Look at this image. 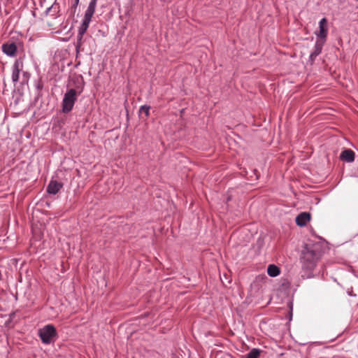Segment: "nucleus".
<instances>
[{
    "label": "nucleus",
    "mask_w": 358,
    "mask_h": 358,
    "mask_svg": "<svg viewBox=\"0 0 358 358\" xmlns=\"http://www.w3.org/2000/svg\"><path fill=\"white\" fill-rule=\"evenodd\" d=\"M77 96L74 89H70L65 93L62 100V111L64 113H68L73 109Z\"/></svg>",
    "instance_id": "4"
},
{
    "label": "nucleus",
    "mask_w": 358,
    "mask_h": 358,
    "mask_svg": "<svg viewBox=\"0 0 358 358\" xmlns=\"http://www.w3.org/2000/svg\"><path fill=\"white\" fill-rule=\"evenodd\" d=\"M324 43H325V42H324L322 41L316 40L315 46H314V50L310 53V57H309V62L311 64L314 63L316 57L320 54H321Z\"/></svg>",
    "instance_id": "8"
},
{
    "label": "nucleus",
    "mask_w": 358,
    "mask_h": 358,
    "mask_svg": "<svg viewBox=\"0 0 358 358\" xmlns=\"http://www.w3.org/2000/svg\"><path fill=\"white\" fill-rule=\"evenodd\" d=\"M149 111H150V106H148L146 105H143V106H141L140 110H139V113L141 114L144 113L145 117L149 116V114H150Z\"/></svg>",
    "instance_id": "15"
},
{
    "label": "nucleus",
    "mask_w": 358,
    "mask_h": 358,
    "mask_svg": "<svg viewBox=\"0 0 358 358\" xmlns=\"http://www.w3.org/2000/svg\"><path fill=\"white\" fill-rule=\"evenodd\" d=\"M23 70V63L20 59H16L12 66V82L16 85L20 82V73Z\"/></svg>",
    "instance_id": "7"
},
{
    "label": "nucleus",
    "mask_w": 358,
    "mask_h": 358,
    "mask_svg": "<svg viewBox=\"0 0 358 358\" xmlns=\"http://www.w3.org/2000/svg\"><path fill=\"white\" fill-rule=\"evenodd\" d=\"M79 1H80V0H75L74 3L72 5V8H74V10H76L79 3Z\"/></svg>",
    "instance_id": "16"
},
{
    "label": "nucleus",
    "mask_w": 358,
    "mask_h": 358,
    "mask_svg": "<svg viewBox=\"0 0 358 358\" xmlns=\"http://www.w3.org/2000/svg\"><path fill=\"white\" fill-rule=\"evenodd\" d=\"M261 350L257 348L252 349L246 355V358H259L260 356Z\"/></svg>",
    "instance_id": "13"
},
{
    "label": "nucleus",
    "mask_w": 358,
    "mask_h": 358,
    "mask_svg": "<svg viewBox=\"0 0 358 358\" xmlns=\"http://www.w3.org/2000/svg\"><path fill=\"white\" fill-rule=\"evenodd\" d=\"M62 186V183L56 180H51L47 187V192L50 194H56Z\"/></svg>",
    "instance_id": "9"
},
{
    "label": "nucleus",
    "mask_w": 358,
    "mask_h": 358,
    "mask_svg": "<svg viewBox=\"0 0 358 358\" xmlns=\"http://www.w3.org/2000/svg\"><path fill=\"white\" fill-rule=\"evenodd\" d=\"M22 79L20 80V83L22 85L27 84L30 78V73L27 71H22Z\"/></svg>",
    "instance_id": "14"
},
{
    "label": "nucleus",
    "mask_w": 358,
    "mask_h": 358,
    "mask_svg": "<svg viewBox=\"0 0 358 358\" xmlns=\"http://www.w3.org/2000/svg\"><path fill=\"white\" fill-rule=\"evenodd\" d=\"M327 34V20L325 17H324L319 22V29L315 31V34L317 36V40L326 42Z\"/></svg>",
    "instance_id": "5"
},
{
    "label": "nucleus",
    "mask_w": 358,
    "mask_h": 358,
    "mask_svg": "<svg viewBox=\"0 0 358 358\" xmlns=\"http://www.w3.org/2000/svg\"><path fill=\"white\" fill-rule=\"evenodd\" d=\"M22 45L21 43H5L1 46L2 52L8 57H13L16 55L19 46Z\"/></svg>",
    "instance_id": "6"
},
{
    "label": "nucleus",
    "mask_w": 358,
    "mask_h": 358,
    "mask_svg": "<svg viewBox=\"0 0 358 358\" xmlns=\"http://www.w3.org/2000/svg\"><path fill=\"white\" fill-rule=\"evenodd\" d=\"M340 158L345 162H352L355 159V152L350 149H346L341 153Z\"/></svg>",
    "instance_id": "11"
},
{
    "label": "nucleus",
    "mask_w": 358,
    "mask_h": 358,
    "mask_svg": "<svg viewBox=\"0 0 358 358\" xmlns=\"http://www.w3.org/2000/svg\"><path fill=\"white\" fill-rule=\"evenodd\" d=\"M267 273L271 277H276L280 273V269L275 264H270L267 268Z\"/></svg>",
    "instance_id": "12"
},
{
    "label": "nucleus",
    "mask_w": 358,
    "mask_h": 358,
    "mask_svg": "<svg viewBox=\"0 0 358 358\" xmlns=\"http://www.w3.org/2000/svg\"><path fill=\"white\" fill-rule=\"evenodd\" d=\"M98 0H90L87 10L85 12L84 17L80 26L78 28V38L81 40L83 35L87 31L92 17L95 12Z\"/></svg>",
    "instance_id": "2"
},
{
    "label": "nucleus",
    "mask_w": 358,
    "mask_h": 358,
    "mask_svg": "<svg viewBox=\"0 0 358 358\" xmlns=\"http://www.w3.org/2000/svg\"><path fill=\"white\" fill-rule=\"evenodd\" d=\"M38 336L44 344L53 343L57 336V331L52 324H47L38 329Z\"/></svg>",
    "instance_id": "3"
},
{
    "label": "nucleus",
    "mask_w": 358,
    "mask_h": 358,
    "mask_svg": "<svg viewBox=\"0 0 358 358\" xmlns=\"http://www.w3.org/2000/svg\"><path fill=\"white\" fill-rule=\"evenodd\" d=\"M310 220V215L308 213H301L296 217L297 225L303 227Z\"/></svg>",
    "instance_id": "10"
},
{
    "label": "nucleus",
    "mask_w": 358,
    "mask_h": 358,
    "mask_svg": "<svg viewBox=\"0 0 358 358\" xmlns=\"http://www.w3.org/2000/svg\"><path fill=\"white\" fill-rule=\"evenodd\" d=\"M36 87L38 90H41L43 87V85L38 83Z\"/></svg>",
    "instance_id": "17"
},
{
    "label": "nucleus",
    "mask_w": 358,
    "mask_h": 358,
    "mask_svg": "<svg viewBox=\"0 0 358 358\" xmlns=\"http://www.w3.org/2000/svg\"><path fill=\"white\" fill-rule=\"evenodd\" d=\"M322 246L317 243L315 244H306L303 251L302 259L308 263V266H313L322 255Z\"/></svg>",
    "instance_id": "1"
}]
</instances>
